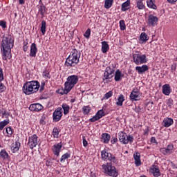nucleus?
<instances>
[{"label":"nucleus","mask_w":177,"mask_h":177,"mask_svg":"<svg viewBox=\"0 0 177 177\" xmlns=\"http://www.w3.org/2000/svg\"><path fill=\"white\" fill-rule=\"evenodd\" d=\"M84 37L87 39H89L91 37V28H88L84 34Z\"/></svg>","instance_id":"44"},{"label":"nucleus","mask_w":177,"mask_h":177,"mask_svg":"<svg viewBox=\"0 0 177 177\" xmlns=\"http://www.w3.org/2000/svg\"><path fill=\"white\" fill-rule=\"evenodd\" d=\"M19 5H24L26 3V1L24 0H19Z\"/></svg>","instance_id":"64"},{"label":"nucleus","mask_w":177,"mask_h":177,"mask_svg":"<svg viewBox=\"0 0 177 177\" xmlns=\"http://www.w3.org/2000/svg\"><path fill=\"white\" fill-rule=\"evenodd\" d=\"M120 28L122 31H124V30H126L127 26H125V21L120 20L119 22Z\"/></svg>","instance_id":"41"},{"label":"nucleus","mask_w":177,"mask_h":177,"mask_svg":"<svg viewBox=\"0 0 177 177\" xmlns=\"http://www.w3.org/2000/svg\"><path fill=\"white\" fill-rule=\"evenodd\" d=\"M97 116L100 118H102V117H104V115H106V114L104 113V111H103V110H100L97 112L96 113Z\"/></svg>","instance_id":"46"},{"label":"nucleus","mask_w":177,"mask_h":177,"mask_svg":"<svg viewBox=\"0 0 177 177\" xmlns=\"http://www.w3.org/2000/svg\"><path fill=\"white\" fill-rule=\"evenodd\" d=\"M133 158L135 160L136 167L142 165V162L140 161V153L139 152H136L133 154Z\"/></svg>","instance_id":"23"},{"label":"nucleus","mask_w":177,"mask_h":177,"mask_svg":"<svg viewBox=\"0 0 177 177\" xmlns=\"http://www.w3.org/2000/svg\"><path fill=\"white\" fill-rule=\"evenodd\" d=\"M63 117V109L58 107L53 113V122H59Z\"/></svg>","instance_id":"10"},{"label":"nucleus","mask_w":177,"mask_h":177,"mask_svg":"<svg viewBox=\"0 0 177 177\" xmlns=\"http://www.w3.org/2000/svg\"><path fill=\"white\" fill-rule=\"evenodd\" d=\"M133 59L134 63L138 66L147 63V57H146V54L142 55L140 53L133 54Z\"/></svg>","instance_id":"9"},{"label":"nucleus","mask_w":177,"mask_h":177,"mask_svg":"<svg viewBox=\"0 0 177 177\" xmlns=\"http://www.w3.org/2000/svg\"><path fill=\"white\" fill-rule=\"evenodd\" d=\"M0 156L3 160H6V158H9V154L6 152V150L2 149L0 152Z\"/></svg>","instance_id":"37"},{"label":"nucleus","mask_w":177,"mask_h":177,"mask_svg":"<svg viewBox=\"0 0 177 177\" xmlns=\"http://www.w3.org/2000/svg\"><path fill=\"white\" fill-rule=\"evenodd\" d=\"M110 49V47L109 46V44H107V41H104L102 42V53H107V51Z\"/></svg>","instance_id":"28"},{"label":"nucleus","mask_w":177,"mask_h":177,"mask_svg":"<svg viewBox=\"0 0 177 177\" xmlns=\"http://www.w3.org/2000/svg\"><path fill=\"white\" fill-rule=\"evenodd\" d=\"M177 0H167V2H169V3H175V2H176Z\"/></svg>","instance_id":"63"},{"label":"nucleus","mask_w":177,"mask_h":177,"mask_svg":"<svg viewBox=\"0 0 177 177\" xmlns=\"http://www.w3.org/2000/svg\"><path fill=\"white\" fill-rule=\"evenodd\" d=\"M40 30L42 35H45V33L46 32V21H45V20L41 21V26Z\"/></svg>","instance_id":"32"},{"label":"nucleus","mask_w":177,"mask_h":177,"mask_svg":"<svg viewBox=\"0 0 177 177\" xmlns=\"http://www.w3.org/2000/svg\"><path fill=\"white\" fill-rule=\"evenodd\" d=\"M43 77L46 80H49L50 78V75L49 74V71H48L47 70L44 71Z\"/></svg>","instance_id":"43"},{"label":"nucleus","mask_w":177,"mask_h":177,"mask_svg":"<svg viewBox=\"0 0 177 177\" xmlns=\"http://www.w3.org/2000/svg\"><path fill=\"white\" fill-rule=\"evenodd\" d=\"M59 132H60L59 131V129H57V127H55L53 129V135L54 136V138H56L57 139V138H59Z\"/></svg>","instance_id":"42"},{"label":"nucleus","mask_w":177,"mask_h":177,"mask_svg":"<svg viewBox=\"0 0 177 177\" xmlns=\"http://www.w3.org/2000/svg\"><path fill=\"white\" fill-rule=\"evenodd\" d=\"M124 102H125V96L124 95L120 94L118 97V101L116 102V106H121L124 104Z\"/></svg>","instance_id":"26"},{"label":"nucleus","mask_w":177,"mask_h":177,"mask_svg":"<svg viewBox=\"0 0 177 177\" xmlns=\"http://www.w3.org/2000/svg\"><path fill=\"white\" fill-rule=\"evenodd\" d=\"M156 0H147V4L148 8L149 9H153L154 10H157V6L155 3Z\"/></svg>","instance_id":"27"},{"label":"nucleus","mask_w":177,"mask_h":177,"mask_svg":"<svg viewBox=\"0 0 177 177\" xmlns=\"http://www.w3.org/2000/svg\"><path fill=\"white\" fill-rule=\"evenodd\" d=\"M70 157H71V153H70V152H67V153H64L61 157L60 162H64V161H66V160L70 158Z\"/></svg>","instance_id":"34"},{"label":"nucleus","mask_w":177,"mask_h":177,"mask_svg":"<svg viewBox=\"0 0 177 177\" xmlns=\"http://www.w3.org/2000/svg\"><path fill=\"white\" fill-rule=\"evenodd\" d=\"M3 132L5 136H8V138H10V136L13 135V129H12V127L6 128V130H3Z\"/></svg>","instance_id":"29"},{"label":"nucleus","mask_w":177,"mask_h":177,"mask_svg":"<svg viewBox=\"0 0 177 177\" xmlns=\"http://www.w3.org/2000/svg\"><path fill=\"white\" fill-rule=\"evenodd\" d=\"M71 91H67V88H66V86H64V89L61 90L59 92V95H67L70 93Z\"/></svg>","instance_id":"50"},{"label":"nucleus","mask_w":177,"mask_h":177,"mask_svg":"<svg viewBox=\"0 0 177 177\" xmlns=\"http://www.w3.org/2000/svg\"><path fill=\"white\" fill-rule=\"evenodd\" d=\"M82 140L84 147H88V141H86V138H85V136L82 137Z\"/></svg>","instance_id":"52"},{"label":"nucleus","mask_w":177,"mask_h":177,"mask_svg":"<svg viewBox=\"0 0 177 177\" xmlns=\"http://www.w3.org/2000/svg\"><path fill=\"white\" fill-rule=\"evenodd\" d=\"M113 2L114 0H105L104 8L105 9H110L113 6Z\"/></svg>","instance_id":"36"},{"label":"nucleus","mask_w":177,"mask_h":177,"mask_svg":"<svg viewBox=\"0 0 177 177\" xmlns=\"http://www.w3.org/2000/svg\"><path fill=\"white\" fill-rule=\"evenodd\" d=\"M1 117L2 118H3V117H6V118H8V117H9V113L6 112V111H4L3 112H2Z\"/></svg>","instance_id":"56"},{"label":"nucleus","mask_w":177,"mask_h":177,"mask_svg":"<svg viewBox=\"0 0 177 177\" xmlns=\"http://www.w3.org/2000/svg\"><path fill=\"white\" fill-rule=\"evenodd\" d=\"M167 104L169 109H172V106H174V100H172V98H169L167 100Z\"/></svg>","instance_id":"49"},{"label":"nucleus","mask_w":177,"mask_h":177,"mask_svg":"<svg viewBox=\"0 0 177 177\" xmlns=\"http://www.w3.org/2000/svg\"><path fill=\"white\" fill-rule=\"evenodd\" d=\"M118 136L120 142L123 145H128L129 143L131 145V143H133V136L132 135H128L124 131H120Z\"/></svg>","instance_id":"6"},{"label":"nucleus","mask_w":177,"mask_h":177,"mask_svg":"<svg viewBox=\"0 0 177 177\" xmlns=\"http://www.w3.org/2000/svg\"><path fill=\"white\" fill-rule=\"evenodd\" d=\"M162 92L163 95H165L166 96H169V95L172 92V89H171V86L168 84L163 85Z\"/></svg>","instance_id":"19"},{"label":"nucleus","mask_w":177,"mask_h":177,"mask_svg":"<svg viewBox=\"0 0 177 177\" xmlns=\"http://www.w3.org/2000/svg\"><path fill=\"white\" fill-rule=\"evenodd\" d=\"M62 107L64 110V114L66 115V114H68L70 113V106H68L67 104H62Z\"/></svg>","instance_id":"35"},{"label":"nucleus","mask_w":177,"mask_h":177,"mask_svg":"<svg viewBox=\"0 0 177 177\" xmlns=\"http://www.w3.org/2000/svg\"><path fill=\"white\" fill-rule=\"evenodd\" d=\"M137 8L140 10H143V9H145V6L143 4V1H137Z\"/></svg>","instance_id":"40"},{"label":"nucleus","mask_w":177,"mask_h":177,"mask_svg":"<svg viewBox=\"0 0 177 177\" xmlns=\"http://www.w3.org/2000/svg\"><path fill=\"white\" fill-rule=\"evenodd\" d=\"M40 86L41 84L37 80L26 82L22 87V91L25 95H32L37 93V91H39Z\"/></svg>","instance_id":"2"},{"label":"nucleus","mask_w":177,"mask_h":177,"mask_svg":"<svg viewBox=\"0 0 177 177\" xmlns=\"http://www.w3.org/2000/svg\"><path fill=\"white\" fill-rule=\"evenodd\" d=\"M91 110H92V109H91V106H90L89 105H88V106H84L82 107V113H83V114H84V115H88V114H89V113L91 112Z\"/></svg>","instance_id":"38"},{"label":"nucleus","mask_w":177,"mask_h":177,"mask_svg":"<svg viewBox=\"0 0 177 177\" xmlns=\"http://www.w3.org/2000/svg\"><path fill=\"white\" fill-rule=\"evenodd\" d=\"M45 120H46V117L45 115H42L41 118L39 120V122L41 125H45V124H46V122H45Z\"/></svg>","instance_id":"51"},{"label":"nucleus","mask_w":177,"mask_h":177,"mask_svg":"<svg viewBox=\"0 0 177 177\" xmlns=\"http://www.w3.org/2000/svg\"><path fill=\"white\" fill-rule=\"evenodd\" d=\"M39 88V92H44L45 91V86H40Z\"/></svg>","instance_id":"61"},{"label":"nucleus","mask_w":177,"mask_h":177,"mask_svg":"<svg viewBox=\"0 0 177 177\" xmlns=\"http://www.w3.org/2000/svg\"><path fill=\"white\" fill-rule=\"evenodd\" d=\"M131 6V0H127L122 4L121 10L122 12H127Z\"/></svg>","instance_id":"25"},{"label":"nucleus","mask_w":177,"mask_h":177,"mask_svg":"<svg viewBox=\"0 0 177 177\" xmlns=\"http://www.w3.org/2000/svg\"><path fill=\"white\" fill-rule=\"evenodd\" d=\"M37 52H38L37 44H35V43H32L30 46V56L35 57V56H37Z\"/></svg>","instance_id":"20"},{"label":"nucleus","mask_w":177,"mask_h":177,"mask_svg":"<svg viewBox=\"0 0 177 177\" xmlns=\"http://www.w3.org/2000/svg\"><path fill=\"white\" fill-rule=\"evenodd\" d=\"M23 50H24L25 52H27V50H28V46H24Z\"/></svg>","instance_id":"62"},{"label":"nucleus","mask_w":177,"mask_h":177,"mask_svg":"<svg viewBox=\"0 0 177 177\" xmlns=\"http://www.w3.org/2000/svg\"><path fill=\"white\" fill-rule=\"evenodd\" d=\"M147 23L149 27H155V26H157V23H158V17L151 14L148 16Z\"/></svg>","instance_id":"14"},{"label":"nucleus","mask_w":177,"mask_h":177,"mask_svg":"<svg viewBox=\"0 0 177 177\" xmlns=\"http://www.w3.org/2000/svg\"><path fill=\"white\" fill-rule=\"evenodd\" d=\"M111 96H113V91H110L104 95L103 99H110Z\"/></svg>","instance_id":"45"},{"label":"nucleus","mask_w":177,"mask_h":177,"mask_svg":"<svg viewBox=\"0 0 177 177\" xmlns=\"http://www.w3.org/2000/svg\"><path fill=\"white\" fill-rule=\"evenodd\" d=\"M101 158L103 161H110L114 164L118 161L114 155L107 152V149H104L101 151Z\"/></svg>","instance_id":"8"},{"label":"nucleus","mask_w":177,"mask_h":177,"mask_svg":"<svg viewBox=\"0 0 177 177\" xmlns=\"http://www.w3.org/2000/svg\"><path fill=\"white\" fill-rule=\"evenodd\" d=\"M151 143H156V145H158L157 140H156L155 137L151 138Z\"/></svg>","instance_id":"59"},{"label":"nucleus","mask_w":177,"mask_h":177,"mask_svg":"<svg viewBox=\"0 0 177 177\" xmlns=\"http://www.w3.org/2000/svg\"><path fill=\"white\" fill-rule=\"evenodd\" d=\"M111 138V136L107 133H103L101 135V142H103V143L107 144L109 142H110V139Z\"/></svg>","instance_id":"21"},{"label":"nucleus","mask_w":177,"mask_h":177,"mask_svg":"<svg viewBox=\"0 0 177 177\" xmlns=\"http://www.w3.org/2000/svg\"><path fill=\"white\" fill-rule=\"evenodd\" d=\"M9 122H10L9 119L0 122V131L3 130L5 127H6V125H8Z\"/></svg>","instance_id":"39"},{"label":"nucleus","mask_w":177,"mask_h":177,"mask_svg":"<svg viewBox=\"0 0 177 177\" xmlns=\"http://www.w3.org/2000/svg\"><path fill=\"white\" fill-rule=\"evenodd\" d=\"M136 71H138V74H143L146 73L149 70V66L147 65H142V66H136Z\"/></svg>","instance_id":"22"},{"label":"nucleus","mask_w":177,"mask_h":177,"mask_svg":"<svg viewBox=\"0 0 177 177\" xmlns=\"http://www.w3.org/2000/svg\"><path fill=\"white\" fill-rule=\"evenodd\" d=\"M42 109H44V106L39 103L32 104L29 106L30 111H41Z\"/></svg>","instance_id":"17"},{"label":"nucleus","mask_w":177,"mask_h":177,"mask_svg":"<svg viewBox=\"0 0 177 177\" xmlns=\"http://www.w3.org/2000/svg\"><path fill=\"white\" fill-rule=\"evenodd\" d=\"M102 168L105 175L112 177L118 176V171H117L115 167L111 164V162H107L106 165H102Z\"/></svg>","instance_id":"4"},{"label":"nucleus","mask_w":177,"mask_h":177,"mask_svg":"<svg viewBox=\"0 0 177 177\" xmlns=\"http://www.w3.org/2000/svg\"><path fill=\"white\" fill-rule=\"evenodd\" d=\"M5 91H6V86L2 83V81H0V93L5 92Z\"/></svg>","instance_id":"48"},{"label":"nucleus","mask_w":177,"mask_h":177,"mask_svg":"<svg viewBox=\"0 0 177 177\" xmlns=\"http://www.w3.org/2000/svg\"><path fill=\"white\" fill-rule=\"evenodd\" d=\"M150 172L154 177H159L161 175V171H160L158 166H152L150 168Z\"/></svg>","instance_id":"18"},{"label":"nucleus","mask_w":177,"mask_h":177,"mask_svg":"<svg viewBox=\"0 0 177 177\" xmlns=\"http://www.w3.org/2000/svg\"><path fill=\"white\" fill-rule=\"evenodd\" d=\"M0 26L2 27V28H6V21H0Z\"/></svg>","instance_id":"54"},{"label":"nucleus","mask_w":177,"mask_h":177,"mask_svg":"<svg viewBox=\"0 0 177 177\" xmlns=\"http://www.w3.org/2000/svg\"><path fill=\"white\" fill-rule=\"evenodd\" d=\"M3 71L0 68V81H3Z\"/></svg>","instance_id":"55"},{"label":"nucleus","mask_w":177,"mask_h":177,"mask_svg":"<svg viewBox=\"0 0 177 177\" xmlns=\"http://www.w3.org/2000/svg\"><path fill=\"white\" fill-rule=\"evenodd\" d=\"M15 44V37L12 35H6L3 37L1 41V50L2 53L3 60L12 59V48Z\"/></svg>","instance_id":"1"},{"label":"nucleus","mask_w":177,"mask_h":177,"mask_svg":"<svg viewBox=\"0 0 177 177\" xmlns=\"http://www.w3.org/2000/svg\"><path fill=\"white\" fill-rule=\"evenodd\" d=\"M174 124V119L171 118H165L162 122V125L165 128H169L171 125Z\"/></svg>","instance_id":"16"},{"label":"nucleus","mask_w":177,"mask_h":177,"mask_svg":"<svg viewBox=\"0 0 177 177\" xmlns=\"http://www.w3.org/2000/svg\"><path fill=\"white\" fill-rule=\"evenodd\" d=\"M140 96H142L140 91H139L138 88H135L132 90L130 94V100H131V102H138V100L140 99Z\"/></svg>","instance_id":"12"},{"label":"nucleus","mask_w":177,"mask_h":177,"mask_svg":"<svg viewBox=\"0 0 177 177\" xmlns=\"http://www.w3.org/2000/svg\"><path fill=\"white\" fill-rule=\"evenodd\" d=\"M135 111L136 113H138L139 114V113H142V108H140V106H136L135 108Z\"/></svg>","instance_id":"57"},{"label":"nucleus","mask_w":177,"mask_h":177,"mask_svg":"<svg viewBox=\"0 0 177 177\" xmlns=\"http://www.w3.org/2000/svg\"><path fill=\"white\" fill-rule=\"evenodd\" d=\"M124 74L121 73V71H120V69H118L115 73V81H116V82H118L119 81H121V80H122Z\"/></svg>","instance_id":"24"},{"label":"nucleus","mask_w":177,"mask_h":177,"mask_svg":"<svg viewBox=\"0 0 177 177\" xmlns=\"http://www.w3.org/2000/svg\"><path fill=\"white\" fill-rule=\"evenodd\" d=\"M28 145L32 150L34 147H37V145H38V136L37 134H33L29 137Z\"/></svg>","instance_id":"13"},{"label":"nucleus","mask_w":177,"mask_h":177,"mask_svg":"<svg viewBox=\"0 0 177 177\" xmlns=\"http://www.w3.org/2000/svg\"><path fill=\"white\" fill-rule=\"evenodd\" d=\"M175 147L173 144L168 145L167 147H163L160 149V153L163 154V156H171L175 150L174 149Z\"/></svg>","instance_id":"11"},{"label":"nucleus","mask_w":177,"mask_h":177,"mask_svg":"<svg viewBox=\"0 0 177 177\" xmlns=\"http://www.w3.org/2000/svg\"><path fill=\"white\" fill-rule=\"evenodd\" d=\"M171 73H175V71H176V64L174 63L173 65H171Z\"/></svg>","instance_id":"53"},{"label":"nucleus","mask_w":177,"mask_h":177,"mask_svg":"<svg viewBox=\"0 0 177 177\" xmlns=\"http://www.w3.org/2000/svg\"><path fill=\"white\" fill-rule=\"evenodd\" d=\"M117 142H118V138L114 137L111 140V143H112V145L117 143Z\"/></svg>","instance_id":"58"},{"label":"nucleus","mask_w":177,"mask_h":177,"mask_svg":"<svg viewBox=\"0 0 177 177\" xmlns=\"http://www.w3.org/2000/svg\"><path fill=\"white\" fill-rule=\"evenodd\" d=\"M62 147H63V145L62 144H55L52 147L53 153L55 156H57V157H59L60 156V151H62Z\"/></svg>","instance_id":"15"},{"label":"nucleus","mask_w":177,"mask_h":177,"mask_svg":"<svg viewBox=\"0 0 177 177\" xmlns=\"http://www.w3.org/2000/svg\"><path fill=\"white\" fill-rule=\"evenodd\" d=\"M114 73H115V68L113 66H107L104 73L103 81L106 84L111 82L110 80L114 77Z\"/></svg>","instance_id":"7"},{"label":"nucleus","mask_w":177,"mask_h":177,"mask_svg":"<svg viewBox=\"0 0 177 177\" xmlns=\"http://www.w3.org/2000/svg\"><path fill=\"white\" fill-rule=\"evenodd\" d=\"M100 118L97 116V114L93 116L91 118L89 119L90 122H95V121H99Z\"/></svg>","instance_id":"47"},{"label":"nucleus","mask_w":177,"mask_h":177,"mask_svg":"<svg viewBox=\"0 0 177 177\" xmlns=\"http://www.w3.org/2000/svg\"><path fill=\"white\" fill-rule=\"evenodd\" d=\"M140 39L142 41V42H147V41H149V36H147L146 32H142L140 35Z\"/></svg>","instance_id":"33"},{"label":"nucleus","mask_w":177,"mask_h":177,"mask_svg":"<svg viewBox=\"0 0 177 177\" xmlns=\"http://www.w3.org/2000/svg\"><path fill=\"white\" fill-rule=\"evenodd\" d=\"M80 57H81V52L77 49L73 50L66 58L65 65L67 67H75V65L80 63Z\"/></svg>","instance_id":"3"},{"label":"nucleus","mask_w":177,"mask_h":177,"mask_svg":"<svg viewBox=\"0 0 177 177\" xmlns=\"http://www.w3.org/2000/svg\"><path fill=\"white\" fill-rule=\"evenodd\" d=\"M39 13H40L41 17H44L45 13H46V7L44 4L39 6Z\"/></svg>","instance_id":"30"},{"label":"nucleus","mask_w":177,"mask_h":177,"mask_svg":"<svg viewBox=\"0 0 177 177\" xmlns=\"http://www.w3.org/2000/svg\"><path fill=\"white\" fill-rule=\"evenodd\" d=\"M78 82V76L73 75L68 76L66 82L64 83V86H66V91L68 92V91H71L73 89V86H75L77 85V83Z\"/></svg>","instance_id":"5"},{"label":"nucleus","mask_w":177,"mask_h":177,"mask_svg":"<svg viewBox=\"0 0 177 177\" xmlns=\"http://www.w3.org/2000/svg\"><path fill=\"white\" fill-rule=\"evenodd\" d=\"M19 149H20V142H15V143L12 144L11 147L12 153H16V151H19Z\"/></svg>","instance_id":"31"},{"label":"nucleus","mask_w":177,"mask_h":177,"mask_svg":"<svg viewBox=\"0 0 177 177\" xmlns=\"http://www.w3.org/2000/svg\"><path fill=\"white\" fill-rule=\"evenodd\" d=\"M171 167L173 168V169H177V165L175 163L171 162Z\"/></svg>","instance_id":"60"}]
</instances>
